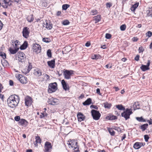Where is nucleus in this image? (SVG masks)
<instances>
[{"instance_id": "1", "label": "nucleus", "mask_w": 152, "mask_h": 152, "mask_svg": "<svg viewBox=\"0 0 152 152\" xmlns=\"http://www.w3.org/2000/svg\"><path fill=\"white\" fill-rule=\"evenodd\" d=\"M20 97L17 95H14L10 96L7 99V103L10 107L14 108L17 106L19 102Z\"/></svg>"}, {"instance_id": "2", "label": "nucleus", "mask_w": 152, "mask_h": 152, "mask_svg": "<svg viewBox=\"0 0 152 152\" xmlns=\"http://www.w3.org/2000/svg\"><path fill=\"white\" fill-rule=\"evenodd\" d=\"M132 113L131 109L126 108L125 111L121 114L122 117H124L126 120L129 118L130 115Z\"/></svg>"}, {"instance_id": "3", "label": "nucleus", "mask_w": 152, "mask_h": 152, "mask_svg": "<svg viewBox=\"0 0 152 152\" xmlns=\"http://www.w3.org/2000/svg\"><path fill=\"white\" fill-rule=\"evenodd\" d=\"M57 83L56 82L50 83L48 89V92L51 93L55 92L57 90Z\"/></svg>"}, {"instance_id": "4", "label": "nucleus", "mask_w": 152, "mask_h": 152, "mask_svg": "<svg viewBox=\"0 0 152 152\" xmlns=\"http://www.w3.org/2000/svg\"><path fill=\"white\" fill-rule=\"evenodd\" d=\"M91 113L94 119L97 120L99 119L101 114L99 111L93 109L91 110Z\"/></svg>"}, {"instance_id": "5", "label": "nucleus", "mask_w": 152, "mask_h": 152, "mask_svg": "<svg viewBox=\"0 0 152 152\" xmlns=\"http://www.w3.org/2000/svg\"><path fill=\"white\" fill-rule=\"evenodd\" d=\"M73 74V71L66 70L64 72L63 74L65 79H69L71 78V75Z\"/></svg>"}, {"instance_id": "6", "label": "nucleus", "mask_w": 152, "mask_h": 152, "mask_svg": "<svg viewBox=\"0 0 152 152\" xmlns=\"http://www.w3.org/2000/svg\"><path fill=\"white\" fill-rule=\"evenodd\" d=\"M18 60L21 62L25 61L26 59V56L25 54L21 52H19L18 53Z\"/></svg>"}, {"instance_id": "7", "label": "nucleus", "mask_w": 152, "mask_h": 152, "mask_svg": "<svg viewBox=\"0 0 152 152\" xmlns=\"http://www.w3.org/2000/svg\"><path fill=\"white\" fill-rule=\"evenodd\" d=\"M23 35L25 38H27L29 37L30 30L29 28L27 27L23 28Z\"/></svg>"}, {"instance_id": "8", "label": "nucleus", "mask_w": 152, "mask_h": 152, "mask_svg": "<svg viewBox=\"0 0 152 152\" xmlns=\"http://www.w3.org/2000/svg\"><path fill=\"white\" fill-rule=\"evenodd\" d=\"M33 51L38 53H40L41 51V47L39 45L36 43L34 44L33 45Z\"/></svg>"}, {"instance_id": "9", "label": "nucleus", "mask_w": 152, "mask_h": 152, "mask_svg": "<svg viewBox=\"0 0 152 152\" xmlns=\"http://www.w3.org/2000/svg\"><path fill=\"white\" fill-rule=\"evenodd\" d=\"M52 148V146L50 142H46L45 144V152H50V149Z\"/></svg>"}, {"instance_id": "10", "label": "nucleus", "mask_w": 152, "mask_h": 152, "mask_svg": "<svg viewBox=\"0 0 152 152\" xmlns=\"http://www.w3.org/2000/svg\"><path fill=\"white\" fill-rule=\"evenodd\" d=\"M58 100L57 99L52 97L48 99V102L49 104L55 105L57 104Z\"/></svg>"}, {"instance_id": "11", "label": "nucleus", "mask_w": 152, "mask_h": 152, "mask_svg": "<svg viewBox=\"0 0 152 152\" xmlns=\"http://www.w3.org/2000/svg\"><path fill=\"white\" fill-rule=\"evenodd\" d=\"M18 77L20 82L23 84H26L27 82V78L22 75L19 74Z\"/></svg>"}, {"instance_id": "12", "label": "nucleus", "mask_w": 152, "mask_h": 152, "mask_svg": "<svg viewBox=\"0 0 152 152\" xmlns=\"http://www.w3.org/2000/svg\"><path fill=\"white\" fill-rule=\"evenodd\" d=\"M44 27H45L47 29L50 30L52 28V24L49 21L46 20L45 22L43 23Z\"/></svg>"}, {"instance_id": "13", "label": "nucleus", "mask_w": 152, "mask_h": 152, "mask_svg": "<svg viewBox=\"0 0 152 152\" xmlns=\"http://www.w3.org/2000/svg\"><path fill=\"white\" fill-rule=\"evenodd\" d=\"M32 99L30 96H27L25 98V103L26 106H30L31 103Z\"/></svg>"}, {"instance_id": "14", "label": "nucleus", "mask_w": 152, "mask_h": 152, "mask_svg": "<svg viewBox=\"0 0 152 152\" xmlns=\"http://www.w3.org/2000/svg\"><path fill=\"white\" fill-rule=\"evenodd\" d=\"M11 5L10 0H4L3 3L2 4V6L4 8H7L8 6Z\"/></svg>"}, {"instance_id": "15", "label": "nucleus", "mask_w": 152, "mask_h": 152, "mask_svg": "<svg viewBox=\"0 0 152 152\" xmlns=\"http://www.w3.org/2000/svg\"><path fill=\"white\" fill-rule=\"evenodd\" d=\"M77 116L78 121L80 122H81L84 120L86 118L85 116L81 113H78L77 114Z\"/></svg>"}, {"instance_id": "16", "label": "nucleus", "mask_w": 152, "mask_h": 152, "mask_svg": "<svg viewBox=\"0 0 152 152\" xmlns=\"http://www.w3.org/2000/svg\"><path fill=\"white\" fill-rule=\"evenodd\" d=\"M19 123L21 125L26 127L28 125V122L25 119H21L20 120Z\"/></svg>"}, {"instance_id": "17", "label": "nucleus", "mask_w": 152, "mask_h": 152, "mask_svg": "<svg viewBox=\"0 0 152 152\" xmlns=\"http://www.w3.org/2000/svg\"><path fill=\"white\" fill-rule=\"evenodd\" d=\"M142 146H143V142H136L134 144L133 147L135 149H138Z\"/></svg>"}, {"instance_id": "18", "label": "nucleus", "mask_w": 152, "mask_h": 152, "mask_svg": "<svg viewBox=\"0 0 152 152\" xmlns=\"http://www.w3.org/2000/svg\"><path fill=\"white\" fill-rule=\"evenodd\" d=\"M61 84L62 85L63 89L65 91L69 90V88L67 86V84L64 80H62L61 81Z\"/></svg>"}, {"instance_id": "19", "label": "nucleus", "mask_w": 152, "mask_h": 152, "mask_svg": "<svg viewBox=\"0 0 152 152\" xmlns=\"http://www.w3.org/2000/svg\"><path fill=\"white\" fill-rule=\"evenodd\" d=\"M48 66L50 68H54L55 66V61L54 59L48 61Z\"/></svg>"}, {"instance_id": "20", "label": "nucleus", "mask_w": 152, "mask_h": 152, "mask_svg": "<svg viewBox=\"0 0 152 152\" xmlns=\"http://www.w3.org/2000/svg\"><path fill=\"white\" fill-rule=\"evenodd\" d=\"M91 103V99L90 98L87 99L86 101L83 103L84 105H88Z\"/></svg>"}, {"instance_id": "21", "label": "nucleus", "mask_w": 152, "mask_h": 152, "mask_svg": "<svg viewBox=\"0 0 152 152\" xmlns=\"http://www.w3.org/2000/svg\"><path fill=\"white\" fill-rule=\"evenodd\" d=\"M19 49V48H15V49H12L11 48L9 49V51L10 53L12 54H14L16 53Z\"/></svg>"}, {"instance_id": "22", "label": "nucleus", "mask_w": 152, "mask_h": 152, "mask_svg": "<svg viewBox=\"0 0 152 152\" xmlns=\"http://www.w3.org/2000/svg\"><path fill=\"white\" fill-rule=\"evenodd\" d=\"M28 46V42L26 41L24 42L23 44L20 46V48L21 50H24L26 49Z\"/></svg>"}, {"instance_id": "23", "label": "nucleus", "mask_w": 152, "mask_h": 152, "mask_svg": "<svg viewBox=\"0 0 152 152\" xmlns=\"http://www.w3.org/2000/svg\"><path fill=\"white\" fill-rule=\"evenodd\" d=\"M148 124H145L142 125L140 126V128L142 130L143 132L148 127Z\"/></svg>"}, {"instance_id": "24", "label": "nucleus", "mask_w": 152, "mask_h": 152, "mask_svg": "<svg viewBox=\"0 0 152 152\" xmlns=\"http://www.w3.org/2000/svg\"><path fill=\"white\" fill-rule=\"evenodd\" d=\"M27 20L28 22H31L33 21L34 20V18L33 17V15H31L27 16Z\"/></svg>"}, {"instance_id": "25", "label": "nucleus", "mask_w": 152, "mask_h": 152, "mask_svg": "<svg viewBox=\"0 0 152 152\" xmlns=\"http://www.w3.org/2000/svg\"><path fill=\"white\" fill-rule=\"evenodd\" d=\"M113 127L108 128L107 130L111 135L113 136L115 134V132L113 130Z\"/></svg>"}, {"instance_id": "26", "label": "nucleus", "mask_w": 152, "mask_h": 152, "mask_svg": "<svg viewBox=\"0 0 152 152\" xmlns=\"http://www.w3.org/2000/svg\"><path fill=\"white\" fill-rule=\"evenodd\" d=\"M103 104H104V107L105 108L108 109H110L112 106V104L111 103H109L107 102L104 103Z\"/></svg>"}, {"instance_id": "27", "label": "nucleus", "mask_w": 152, "mask_h": 152, "mask_svg": "<svg viewBox=\"0 0 152 152\" xmlns=\"http://www.w3.org/2000/svg\"><path fill=\"white\" fill-rule=\"evenodd\" d=\"M139 106L140 104L138 102H134L133 105L134 110H135L137 109H139L140 108Z\"/></svg>"}, {"instance_id": "28", "label": "nucleus", "mask_w": 152, "mask_h": 152, "mask_svg": "<svg viewBox=\"0 0 152 152\" xmlns=\"http://www.w3.org/2000/svg\"><path fill=\"white\" fill-rule=\"evenodd\" d=\"M115 106L119 110H125V108L122 104L116 105Z\"/></svg>"}, {"instance_id": "29", "label": "nucleus", "mask_w": 152, "mask_h": 152, "mask_svg": "<svg viewBox=\"0 0 152 152\" xmlns=\"http://www.w3.org/2000/svg\"><path fill=\"white\" fill-rule=\"evenodd\" d=\"M140 69L143 71H145L146 70H149L150 68L148 67L146 65H142L140 67Z\"/></svg>"}, {"instance_id": "30", "label": "nucleus", "mask_w": 152, "mask_h": 152, "mask_svg": "<svg viewBox=\"0 0 152 152\" xmlns=\"http://www.w3.org/2000/svg\"><path fill=\"white\" fill-rule=\"evenodd\" d=\"M101 20V16L100 15H97L94 17V20L95 21V23H96L99 22Z\"/></svg>"}, {"instance_id": "31", "label": "nucleus", "mask_w": 152, "mask_h": 152, "mask_svg": "<svg viewBox=\"0 0 152 152\" xmlns=\"http://www.w3.org/2000/svg\"><path fill=\"white\" fill-rule=\"evenodd\" d=\"M139 5V3L135 4L133 5L132 7L131 8V10L132 11H134L138 7Z\"/></svg>"}, {"instance_id": "32", "label": "nucleus", "mask_w": 152, "mask_h": 152, "mask_svg": "<svg viewBox=\"0 0 152 152\" xmlns=\"http://www.w3.org/2000/svg\"><path fill=\"white\" fill-rule=\"evenodd\" d=\"M136 120L139 122H145L146 121L145 119L143 118L142 117H137L136 118Z\"/></svg>"}, {"instance_id": "33", "label": "nucleus", "mask_w": 152, "mask_h": 152, "mask_svg": "<svg viewBox=\"0 0 152 152\" xmlns=\"http://www.w3.org/2000/svg\"><path fill=\"white\" fill-rule=\"evenodd\" d=\"M107 118L110 120H113L117 119V116L114 115H112L111 116H110V117L108 116L107 117Z\"/></svg>"}, {"instance_id": "34", "label": "nucleus", "mask_w": 152, "mask_h": 152, "mask_svg": "<svg viewBox=\"0 0 152 152\" xmlns=\"http://www.w3.org/2000/svg\"><path fill=\"white\" fill-rule=\"evenodd\" d=\"M41 6L42 7H47V4L46 1V0H43L42 1Z\"/></svg>"}, {"instance_id": "35", "label": "nucleus", "mask_w": 152, "mask_h": 152, "mask_svg": "<svg viewBox=\"0 0 152 152\" xmlns=\"http://www.w3.org/2000/svg\"><path fill=\"white\" fill-rule=\"evenodd\" d=\"M22 71L25 74H26L29 72V71L27 68L26 66L24 69H23Z\"/></svg>"}, {"instance_id": "36", "label": "nucleus", "mask_w": 152, "mask_h": 152, "mask_svg": "<svg viewBox=\"0 0 152 152\" xmlns=\"http://www.w3.org/2000/svg\"><path fill=\"white\" fill-rule=\"evenodd\" d=\"M35 75L38 76H40L42 75V73L40 70H38L34 72Z\"/></svg>"}, {"instance_id": "37", "label": "nucleus", "mask_w": 152, "mask_h": 152, "mask_svg": "<svg viewBox=\"0 0 152 152\" xmlns=\"http://www.w3.org/2000/svg\"><path fill=\"white\" fill-rule=\"evenodd\" d=\"M70 6V5L68 4H64L62 5V8L63 10H66Z\"/></svg>"}, {"instance_id": "38", "label": "nucleus", "mask_w": 152, "mask_h": 152, "mask_svg": "<svg viewBox=\"0 0 152 152\" xmlns=\"http://www.w3.org/2000/svg\"><path fill=\"white\" fill-rule=\"evenodd\" d=\"M19 41L18 40H12V43H15V48H19L17 46V45H19L18 44Z\"/></svg>"}, {"instance_id": "39", "label": "nucleus", "mask_w": 152, "mask_h": 152, "mask_svg": "<svg viewBox=\"0 0 152 152\" xmlns=\"http://www.w3.org/2000/svg\"><path fill=\"white\" fill-rule=\"evenodd\" d=\"M0 56H1L4 59L6 58V54L3 52H0Z\"/></svg>"}, {"instance_id": "40", "label": "nucleus", "mask_w": 152, "mask_h": 152, "mask_svg": "<svg viewBox=\"0 0 152 152\" xmlns=\"http://www.w3.org/2000/svg\"><path fill=\"white\" fill-rule=\"evenodd\" d=\"M36 142L37 143H40L41 142V140L39 136H37L36 137Z\"/></svg>"}, {"instance_id": "41", "label": "nucleus", "mask_w": 152, "mask_h": 152, "mask_svg": "<svg viewBox=\"0 0 152 152\" xmlns=\"http://www.w3.org/2000/svg\"><path fill=\"white\" fill-rule=\"evenodd\" d=\"M1 63L4 66H7L8 64V62L5 60H4L3 62L1 61Z\"/></svg>"}, {"instance_id": "42", "label": "nucleus", "mask_w": 152, "mask_h": 152, "mask_svg": "<svg viewBox=\"0 0 152 152\" xmlns=\"http://www.w3.org/2000/svg\"><path fill=\"white\" fill-rule=\"evenodd\" d=\"M113 129L117 131L118 132H121V128H120L119 127L114 126L113 127Z\"/></svg>"}, {"instance_id": "43", "label": "nucleus", "mask_w": 152, "mask_h": 152, "mask_svg": "<svg viewBox=\"0 0 152 152\" xmlns=\"http://www.w3.org/2000/svg\"><path fill=\"white\" fill-rule=\"evenodd\" d=\"M126 25L125 24H123L121 26L120 28L121 31H124L126 29Z\"/></svg>"}, {"instance_id": "44", "label": "nucleus", "mask_w": 152, "mask_h": 152, "mask_svg": "<svg viewBox=\"0 0 152 152\" xmlns=\"http://www.w3.org/2000/svg\"><path fill=\"white\" fill-rule=\"evenodd\" d=\"M47 55L48 57L51 58L52 56L51 50L50 49L48 50L47 51Z\"/></svg>"}, {"instance_id": "45", "label": "nucleus", "mask_w": 152, "mask_h": 152, "mask_svg": "<svg viewBox=\"0 0 152 152\" xmlns=\"http://www.w3.org/2000/svg\"><path fill=\"white\" fill-rule=\"evenodd\" d=\"M70 22L68 20H66L62 22V23L64 25H67L69 24Z\"/></svg>"}, {"instance_id": "46", "label": "nucleus", "mask_w": 152, "mask_h": 152, "mask_svg": "<svg viewBox=\"0 0 152 152\" xmlns=\"http://www.w3.org/2000/svg\"><path fill=\"white\" fill-rule=\"evenodd\" d=\"M41 114L42 115H40V118H41L47 116L48 115V114L45 112L41 113Z\"/></svg>"}, {"instance_id": "47", "label": "nucleus", "mask_w": 152, "mask_h": 152, "mask_svg": "<svg viewBox=\"0 0 152 152\" xmlns=\"http://www.w3.org/2000/svg\"><path fill=\"white\" fill-rule=\"evenodd\" d=\"M146 36L148 37H150L152 35V33L151 31H149L146 33Z\"/></svg>"}, {"instance_id": "48", "label": "nucleus", "mask_w": 152, "mask_h": 152, "mask_svg": "<svg viewBox=\"0 0 152 152\" xmlns=\"http://www.w3.org/2000/svg\"><path fill=\"white\" fill-rule=\"evenodd\" d=\"M148 15L149 16H152V7L149 8V10L148 11Z\"/></svg>"}, {"instance_id": "49", "label": "nucleus", "mask_w": 152, "mask_h": 152, "mask_svg": "<svg viewBox=\"0 0 152 152\" xmlns=\"http://www.w3.org/2000/svg\"><path fill=\"white\" fill-rule=\"evenodd\" d=\"M144 50L143 48L142 47L140 46L139 48L138 49L139 53H142Z\"/></svg>"}, {"instance_id": "50", "label": "nucleus", "mask_w": 152, "mask_h": 152, "mask_svg": "<svg viewBox=\"0 0 152 152\" xmlns=\"http://www.w3.org/2000/svg\"><path fill=\"white\" fill-rule=\"evenodd\" d=\"M97 13V10H92L91 14V15H94L96 14Z\"/></svg>"}, {"instance_id": "51", "label": "nucleus", "mask_w": 152, "mask_h": 152, "mask_svg": "<svg viewBox=\"0 0 152 152\" xmlns=\"http://www.w3.org/2000/svg\"><path fill=\"white\" fill-rule=\"evenodd\" d=\"M99 55L95 54L94 56L92 57V58L93 59H97L99 58Z\"/></svg>"}, {"instance_id": "52", "label": "nucleus", "mask_w": 152, "mask_h": 152, "mask_svg": "<svg viewBox=\"0 0 152 152\" xmlns=\"http://www.w3.org/2000/svg\"><path fill=\"white\" fill-rule=\"evenodd\" d=\"M111 37V35L108 33H107L105 35V38L107 39H110Z\"/></svg>"}, {"instance_id": "53", "label": "nucleus", "mask_w": 152, "mask_h": 152, "mask_svg": "<svg viewBox=\"0 0 152 152\" xmlns=\"http://www.w3.org/2000/svg\"><path fill=\"white\" fill-rule=\"evenodd\" d=\"M106 5L107 8H110L112 6V4L110 2H108L106 4Z\"/></svg>"}, {"instance_id": "54", "label": "nucleus", "mask_w": 152, "mask_h": 152, "mask_svg": "<svg viewBox=\"0 0 152 152\" xmlns=\"http://www.w3.org/2000/svg\"><path fill=\"white\" fill-rule=\"evenodd\" d=\"M20 117L19 116H16L15 117V120L16 121H20Z\"/></svg>"}, {"instance_id": "55", "label": "nucleus", "mask_w": 152, "mask_h": 152, "mask_svg": "<svg viewBox=\"0 0 152 152\" xmlns=\"http://www.w3.org/2000/svg\"><path fill=\"white\" fill-rule=\"evenodd\" d=\"M144 139L146 142H148V140L149 139V137L148 135H145L144 136Z\"/></svg>"}, {"instance_id": "56", "label": "nucleus", "mask_w": 152, "mask_h": 152, "mask_svg": "<svg viewBox=\"0 0 152 152\" xmlns=\"http://www.w3.org/2000/svg\"><path fill=\"white\" fill-rule=\"evenodd\" d=\"M49 39L48 38H44L43 39V41L45 42L48 43L49 42V41H48V40Z\"/></svg>"}, {"instance_id": "57", "label": "nucleus", "mask_w": 152, "mask_h": 152, "mask_svg": "<svg viewBox=\"0 0 152 152\" xmlns=\"http://www.w3.org/2000/svg\"><path fill=\"white\" fill-rule=\"evenodd\" d=\"M32 67V66L31 65V64L29 63V65L28 67H27V68L28 69V70L29 71L31 69Z\"/></svg>"}, {"instance_id": "58", "label": "nucleus", "mask_w": 152, "mask_h": 152, "mask_svg": "<svg viewBox=\"0 0 152 152\" xmlns=\"http://www.w3.org/2000/svg\"><path fill=\"white\" fill-rule=\"evenodd\" d=\"M90 108H94L96 109H98V107L96 105H91L90 106Z\"/></svg>"}, {"instance_id": "59", "label": "nucleus", "mask_w": 152, "mask_h": 152, "mask_svg": "<svg viewBox=\"0 0 152 152\" xmlns=\"http://www.w3.org/2000/svg\"><path fill=\"white\" fill-rule=\"evenodd\" d=\"M140 56L137 55L135 57L134 59L136 61H138L139 60Z\"/></svg>"}, {"instance_id": "60", "label": "nucleus", "mask_w": 152, "mask_h": 152, "mask_svg": "<svg viewBox=\"0 0 152 152\" xmlns=\"http://www.w3.org/2000/svg\"><path fill=\"white\" fill-rule=\"evenodd\" d=\"M147 122L148 123L149 125H151L152 124V119L150 118V120H148L147 121Z\"/></svg>"}, {"instance_id": "61", "label": "nucleus", "mask_w": 152, "mask_h": 152, "mask_svg": "<svg viewBox=\"0 0 152 152\" xmlns=\"http://www.w3.org/2000/svg\"><path fill=\"white\" fill-rule=\"evenodd\" d=\"M4 95L1 94H0V99H1L2 101H4Z\"/></svg>"}, {"instance_id": "62", "label": "nucleus", "mask_w": 152, "mask_h": 152, "mask_svg": "<svg viewBox=\"0 0 152 152\" xmlns=\"http://www.w3.org/2000/svg\"><path fill=\"white\" fill-rule=\"evenodd\" d=\"M91 45L90 42H87L85 44V46L87 47H89Z\"/></svg>"}, {"instance_id": "63", "label": "nucleus", "mask_w": 152, "mask_h": 152, "mask_svg": "<svg viewBox=\"0 0 152 152\" xmlns=\"http://www.w3.org/2000/svg\"><path fill=\"white\" fill-rule=\"evenodd\" d=\"M44 76L45 77H46L47 80L49 79L50 76H49V75L46 74H44Z\"/></svg>"}, {"instance_id": "64", "label": "nucleus", "mask_w": 152, "mask_h": 152, "mask_svg": "<svg viewBox=\"0 0 152 152\" xmlns=\"http://www.w3.org/2000/svg\"><path fill=\"white\" fill-rule=\"evenodd\" d=\"M9 84L10 86H12L13 85V81L12 80H10L9 81Z\"/></svg>"}]
</instances>
